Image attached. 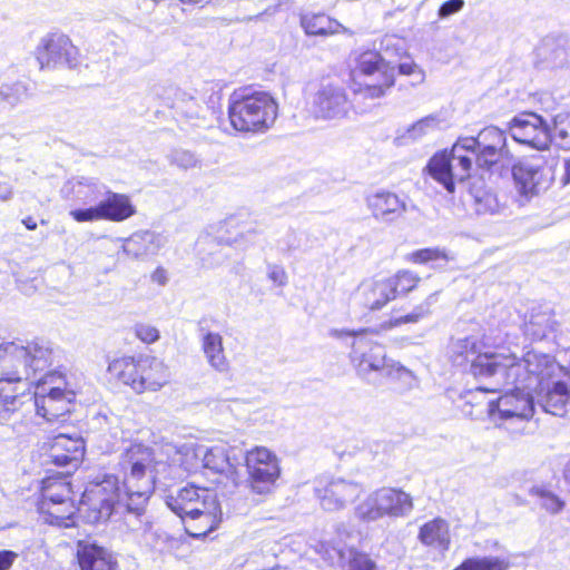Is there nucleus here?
Here are the masks:
<instances>
[{
  "instance_id": "1",
  "label": "nucleus",
  "mask_w": 570,
  "mask_h": 570,
  "mask_svg": "<svg viewBox=\"0 0 570 570\" xmlns=\"http://www.w3.org/2000/svg\"><path fill=\"white\" fill-rule=\"evenodd\" d=\"M53 364L48 342H4L0 344V423L10 420L26 401H31V385L38 374Z\"/></svg>"
},
{
  "instance_id": "2",
  "label": "nucleus",
  "mask_w": 570,
  "mask_h": 570,
  "mask_svg": "<svg viewBox=\"0 0 570 570\" xmlns=\"http://www.w3.org/2000/svg\"><path fill=\"white\" fill-rule=\"evenodd\" d=\"M468 154L473 155L476 165L483 168L510 159L505 134L490 126L476 137L459 139L451 151H442L431 158L428 166L430 175L450 194L454 193L456 181H463L470 175L472 157Z\"/></svg>"
},
{
  "instance_id": "3",
  "label": "nucleus",
  "mask_w": 570,
  "mask_h": 570,
  "mask_svg": "<svg viewBox=\"0 0 570 570\" xmlns=\"http://www.w3.org/2000/svg\"><path fill=\"white\" fill-rule=\"evenodd\" d=\"M558 376H566V370L549 354L534 350L522 357L502 351L495 390L505 385H520L534 392Z\"/></svg>"
},
{
  "instance_id": "4",
  "label": "nucleus",
  "mask_w": 570,
  "mask_h": 570,
  "mask_svg": "<svg viewBox=\"0 0 570 570\" xmlns=\"http://www.w3.org/2000/svg\"><path fill=\"white\" fill-rule=\"evenodd\" d=\"M351 89L355 96L380 99L395 83V68L379 51L358 49L351 53Z\"/></svg>"
},
{
  "instance_id": "5",
  "label": "nucleus",
  "mask_w": 570,
  "mask_h": 570,
  "mask_svg": "<svg viewBox=\"0 0 570 570\" xmlns=\"http://www.w3.org/2000/svg\"><path fill=\"white\" fill-rule=\"evenodd\" d=\"M278 104L265 91L248 95L234 92L229 100L228 118L233 128L242 132H265L276 121Z\"/></svg>"
},
{
  "instance_id": "6",
  "label": "nucleus",
  "mask_w": 570,
  "mask_h": 570,
  "mask_svg": "<svg viewBox=\"0 0 570 570\" xmlns=\"http://www.w3.org/2000/svg\"><path fill=\"white\" fill-rule=\"evenodd\" d=\"M449 357L456 366L470 364V373L479 381H490L495 391L497 379L502 358V351L492 350L476 336L452 340L449 345Z\"/></svg>"
},
{
  "instance_id": "7",
  "label": "nucleus",
  "mask_w": 570,
  "mask_h": 570,
  "mask_svg": "<svg viewBox=\"0 0 570 570\" xmlns=\"http://www.w3.org/2000/svg\"><path fill=\"white\" fill-rule=\"evenodd\" d=\"M36 384L31 400L33 399L37 414L48 422L65 421L76 397L75 392L67 389L65 377L57 372H47Z\"/></svg>"
},
{
  "instance_id": "8",
  "label": "nucleus",
  "mask_w": 570,
  "mask_h": 570,
  "mask_svg": "<svg viewBox=\"0 0 570 570\" xmlns=\"http://www.w3.org/2000/svg\"><path fill=\"white\" fill-rule=\"evenodd\" d=\"M412 509L410 494L395 488H381L371 492L354 508V515L357 520L370 523L384 517H405Z\"/></svg>"
},
{
  "instance_id": "9",
  "label": "nucleus",
  "mask_w": 570,
  "mask_h": 570,
  "mask_svg": "<svg viewBox=\"0 0 570 570\" xmlns=\"http://www.w3.org/2000/svg\"><path fill=\"white\" fill-rule=\"evenodd\" d=\"M245 466L253 492L271 493L282 471L277 455L265 446H255L246 452Z\"/></svg>"
},
{
  "instance_id": "10",
  "label": "nucleus",
  "mask_w": 570,
  "mask_h": 570,
  "mask_svg": "<svg viewBox=\"0 0 570 570\" xmlns=\"http://www.w3.org/2000/svg\"><path fill=\"white\" fill-rule=\"evenodd\" d=\"M363 492V487L343 476L323 475L315 481L314 493L325 511L336 512L354 502Z\"/></svg>"
},
{
  "instance_id": "11",
  "label": "nucleus",
  "mask_w": 570,
  "mask_h": 570,
  "mask_svg": "<svg viewBox=\"0 0 570 570\" xmlns=\"http://www.w3.org/2000/svg\"><path fill=\"white\" fill-rule=\"evenodd\" d=\"M120 466L124 472V487L126 488V510L129 517L138 521L142 511V491L140 479L142 478V444H131L121 455Z\"/></svg>"
},
{
  "instance_id": "12",
  "label": "nucleus",
  "mask_w": 570,
  "mask_h": 570,
  "mask_svg": "<svg viewBox=\"0 0 570 570\" xmlns=\"http://www.w3.org/2000/svg\"><path fill=\"white\" fill-rule=\"evenodd\" d=\"M351 107L346 89L334 81H322L311 102L315 118L324 120L342 119L348 115Z\"/></svg>"
},
{
  "instance_id": "13",
  "label": "nucleus",
  "mask_w": 570,
  "mask_h": 570,
  "mask_svg": "<svg viewBox=\"0 0 570 570\" xmlns=\"http://www.w3.org/2000/svg\"><path fill=\"white\" fill-rule=\"evenodd\" d=\"M36 58L41 69L73 68L78 63V49L63 33H49L36 48Z\"/></svg>"
},
{
  "instance_id": "14",
  "label": "nucleus",
  "mask_w": 570,
  "mask_h": 570,
  "mask_svg": "<svg viewBox=\"0 0 570 570\" xmlns=\"http://www.w3.org/2000/svg\"><path fill=\"white\" fill-rule=\"evenodd\" d=\"M350 358L357 375L364 380H370L373 373L383 375L391 362L384 346L365 335L354 337Z\"/></svg>"
},
{
  "instance_id": "15",
  "label": "nucleus",
  "mask_w": 570,
  "mask_h": 570,
  "mask_svg": "<svg viewBox=\"0 0 570 570\" xmlns=\"http://www.w3.org/2000/svg\"><path fill=\"white\" fill-rule=\"evenodd\" d=\"M511 137L519 144L543 151L551 146V128L538 114L523 112L515 116L509 126Z\"/></svg>"
},
{
  "instance_id": "16",
  "label": "nucleus",
  "mask_w": 570,
  "mask_h": 570,
  "mask_svg": "<svg viewBox=\"0 0 570 570\" xmlns=\"http://www.w3.org/2000/svg\"><path fill=\"white\" fill-rule=\"evenodd\" d=\"M168 508L177 515L222 512L217 495L207 488L185 487L166 499Z\"/></svg>"
},
{
  "instance_id": "17",
  "label": "nucleus",
  "mask_w": 570,
  "mask_h": 570,
  "mask_svg": "<svg viewBox=\"0 0 570 570\" xmlns=\"http://www.w3.org/2000/svg\"><path fill=\"white\" fill-rule=\"evenodd\" d=\"M515 389L501 395L495 402H490L488 413L493 422L522 420L528 421L534 412L533 397L529 390H523L520 385H513Z\"/></svg>"
},
{
  "instance_id": "18",
  "label": "nucleus",
  "mask_w": 570,
  "mask_h": 570,
  "mask_svg": "<svg viewBox=\"0 0 570 570\" xmlns=\"http://www.w3.org/2000/svg\"><path fill=\"white\" fill-rule=\"evenodd\" d=\"M517 186L523 195H538L546 190L551 181L543 157L527 158L512 168Z\"/></svg>"
},
{
  "instance_id": "19",
  "label": "nucleus",
  "mask_w": 570,
  "mask_h": 570,
  "mask_svg": "<svg viewBox=\"0 0 570 570\" xmlns=\"http://www.w3.org/2000/svg\"><path fill=\"white\" fill-rule=\"evenodd\" d=\"M204 469L219 474L228 480L233 485H237L240 481V458L236 450L226 444H215L212 446L204 445Z\"/></svg>"
},
{
  "instance_id": "20",
  "label": "nucleus",
  "mask_w": 570,
  "mask_h": 570,
  "mask_svg": "<svg viewBox=\"0 0 570 570\" xmlns=\"http://www.w3.org/2000/svg\"><path fill=\"white\" fill-rule=\"evenodd\" d=\"M354 305L367 309L380 311L393 301V288L387 277H370L363 279L351 296Z\"/></svg>"
},
{
  "instance_id": "21",
  "label": "nucleus",
  "mask_w": 570,
  "mask_h": 570,
  "mask_svg": "<svg viewBox=\"0 0 570 570\" xmlns=\"http://www.w3.org/2000/svg\"><path fill=\"white\" fill-rule=\"evenodd\" d=\"M83 454L85 442L80 436L60 433L52 439L48 458L55 465L65 468L66 474H70L81 463Z\"/></svg>"
},
{
  "instance_id": "22",
  "label": "nucleus",
  "mask_w": 570,
  "mask_h": 570,
  "mask_svg": "<svg viewBox=\"0 0 570 570\" xmlns=\"http://www.w3.org/2000/svg\"><path fill=\"white\" fill-rule=\"evenodd\" d=\"M543 410L552 415L563 416L570 405V377L558 376L534 391Z\"/></svg>"
},
{
  "instance_id": "23",
  "label": "nucleus",
  "mask_w": 570,
  "mask_h": 570,
  "mask_svg": "<svg viewBox=\"0 0 570 570\" xmlns=\"http://www.w3.org/2000/svg\"><path fill=\"white\" fill-rule=\"evenodd\" d=\"M76 557L80 570H116L112 554L89 539L77 541Z\"/></svg>"
},
{
  "instance_id": "24",
  "label": "nucleus",
  "mask_w": 570,
  "mask_h": 570,
  "mask_svg": "<svg viewBox=\"0 0 570 570\" xmlns=\"http://www.w3.org/2000/svg\"><path fill=\"white\" fill-rule=\"evenodd\" d=\"M367 206L373 216L382 222L392 223L409 210L406 202L391 191H379L367 197Z\"/></svg>"
},
{
  "instance_id": "25",
  "label": "nucleus",
  "mask_w": 570,
  "mask_h": 570,
  "mask_svg": "<svg viewBox=\"0 0 570 570\" xmlns=\"http://www.w3.org/2000/svg\"><path fill=\"white\" fill-rule=\"evenodd\" d=\"M108 373L125 385H129L137 393L142 392V370L140 358L131 356L116 358L109 363Z\"/></svg>"
},
{
  "instance_id": "26",
  "label": "nucleus",
  "mask_w": 570,
  "mask_h": 570,
  "mask_svg": "<svg viewBox=\"0 0 570 570\" xmlns=\"http://www.w3.org/2000/svg\"><path fill=\"white\" fill-rule=\"evenodd\" d=\"M417 538L424 546L444 554L451 544L449 523L444 519L435 518L420 528Z\"/></svg>"
},
{
  "instance_id": "27",
  "label": "nucleus",
  "mask_w": 570,
  "mask_h": 570,
  "mask_svg": "<svg viewBox=\"0 0 570 570\" xmlns=\"http://www.w3.org/2000/svg\"><path fill=\"white\" fill-rule=\"evenodd\" d=\"M71 488L66 480H43L42 501L40 507L46 508L52 504H61L67 515L76 514V508L70 498Z\"/></svg>"
},
{
  "instance_id": "28",
  "label": "nucleus",
  "mask_w": 570,
  "mask_h": 570,
  "mask_svg": "<svg viewBox=\"0 0 570 570\" xmlns=\"http://www.w3.org/2000/svg\"><path fill=\"white\" fill-rule=\"evenodd\" d=\"M62 191L65 193L66 198L72 199L79 205L98 204L101 196L98 184L92 179L85 177L69 180Z\"/></svg>"
},
{
  "instance_id": "29",
  "label": "nucleus",
  "mask_w": 570,
  "mask_h": 570,
  "mask_svg": "<svg viewBox=\"0 0 570 570\" xmlns=\"http://www.w3.org/2000/svg\"><path fill=\"white\" fill-rule=\"evenodd\" d=\"M202 350L210 367L222 373L228 371L229 363L219 333L205 332L202 336Z\"/></svg>"
},
{
  "instance_id": "30",
  "label": "nucleus",
  "mask_w": 570,
  "mask_h": 570,
  "mask_svg": "<svg viewBox=\"0 0 570 570\" xmlns=\"http://www.w3.org/2000/svg\"><path fill=\"white\" fill-rule=\"evenodd\" d=\"M126 490V488L124 487ZM104 492L106 497L101 499L102 507L112 510L115 509V505L117 504L118 508L126 509V505L124 504L126 501V491L122 495L119 494V485H118V479L115 475H106L105 479L101 481L100 484H97V493ZM127 512V510H125ZM127 513L125 514V521L128 524V527L135 529L137 525L140 524V515L138 517V521L129 517L128 520L126 519Z\"/></svg>"
},
{
  "instance_id": "31",
  "label": "nucleus",
  "mask_w": 570,
  "mask_h": 570,
  "mask_svg": "<svg viewBox=\"0 0 570 570\" xmlns=\"http://www.w3.org/2000/svg\"><path fill=\"white\" fill-rule=\"evenodd\" d=\"M178 517L183 521L186 533L193 538L206 537L208 533L217 529L222 521V512L210 513L203 511V513Z\"/></svg>"
},
{
  "instance_id": "32",
  "label": "nucleus",
  "mask_w": 570,
  "mask_h": 570,
  "mask_svg": "<svg viewBox=\"0 0 570 570\" xmlns=\"http://www.w3.org/2000/svg\"><path fill=\"white\" fill-rule=\"evenodd\" d=\"M557 323L550 311L533 309L523 326L524 335L532 341H541L556 331Z\"/></svg>"
},
{
  "instance_id": "33",
  "label": "nucleus",
  "mask_w": 570,
  "mask_h": 570,
  "mask_svg": "<svg viewBox=\"0 0 570 570\" xmlns=\"http://www.w3.org/2000/svg\"><path fill=\"white\" fill-rule=\"evenodd\" d=\"M302 27L307 35L328 36L338 32H348L340 22L325 14H306L302 17Z\"/></svg>"
},
{
  "instance_id": "34",
  "label": "nucleus",
  "mask_w": 570,
  "mask_h": 570,
  "mask_svg": "<svg viewBox=\"0 0 570 570\" xmlns=\"http://www.w3.org/2000/svg\"><path fill=\"white\" fill-rule=\"evenodd\" d=\"M169 368L164 361L145 357V385L153 391L161 389L169 381Z\"/></svg>"
},
{
  "instance_id": "35",
  "label": "nucleus",
  "mask_w": 570,
  "mask_h": 570,
  "mask_svg": "<svg viewBox=\"0 0 570 570\" xmlns=\"http://www.w3.org/2000/svg\"><path fill=\"white\" fill-rule=\"evenodd\" d=\"M105 205V220L120 222L132 215L134 209L128 197L120 194H110L108 198L100 200Z\"/></svg>"
},
{
  "instance_id": "36",
  "label": "nucleus",
  "mask_w": 570,
  "mask_h": 570,
  "mask_svg": "<svg viewBox=\"0 0 570 570\" xmlns=\"http://www.w3.org/2000/svg\"><path fill=\"white\" fill-rule=\"evenodd\" d=\"M551 144L559 149L570 150V111H561L553 116Z\"/></svg>"
},
{
  "instance_id": "37",
  "label": "nucleus",
  "mask_w": 570,
  "mask_h": 570,
  "mask_svg": "<svg viewBox=\"0 0 570 570\" xmlns=\"http://www.w3.org/2000/svg\"><path fill=\"white\" fill-rule=\"evenodd\" d=\"M529 493L535 497L541 509L550 514H559L566 508V501L544 485H533Z\"/></svg>"
},
{
  "instance_id": "38",
  "label": "nucleus",
  "mask_w": 570,
  "mask_h": 570,
  "mask_svg": "<svg viewBox=\"0 0 570 570\" xmlns=\"http://www.w3.org/2000/svg\"><path fill=\"white\" fill-rule=\"evenodd\" d=\"M387 281L389 285L393 288L394 301L397 296L407 295L415 289L421 278L417 274L411 271L401 269L394 275L389 276Z\"/></svg>"
},
{
  "instance_id": "39",
  "label": "nucleus",
  "mask_w": 570,
  "mask_h": 570,
  "mask_svg": "<svg viewBox=\"0 0 570 570\" xmlns=\"http://www.w3.org/2000/svg\"><path fill=\"white\" fill-rule=\"evenodd\" d=\"M197 247L203 266L212 268L224 263L225 255L222 254L219 245L210 236L202 237L197 243Z\"/></svg>"
},
{
  "instance_id": "40",
  "label": "nucleus",
  "mask_w": 570,
  "mask_h": 570,
  "mask_svg": "<svg viewBox=\"0 0 570 570\" xmlns=\"http://www.w3.org/2000/svg\"><path fill=\"white\" fill-rule=\"evenodd\" d=\"M470 194L473 198V206L476 214H494L498 212L499 203L494 194L489 189L483 188L481 185L474 184L471 187Z\"/></svg>"
},
{
  "instance_id": "41",
  "label": "nucleus",
  "mask_w": 570,
  "mask_h": 570,
  "mask_svg": "<svg viewBox=\"0 0 570 570\" xmlns=\"http://www.w3.org/2000/svg\"><path fill=\"white\" fill-rule=\"evenodd\" d=\"M202 450H204V445L195 443L184 444L178 449V461L185 471L196 472L199 468H203L204 453H200Z\"/></svg>"
},
{
  "instance_id": "42",
  "label": "nucleus",
  "mask_w": 570,
  "mask_h": 570,
  "mask_svg": "<svg viewBox=\"0 0 570 570\" xmlns=\"http://www.w3.org/2000/svg\"><path fill=\"white\" fill-rule=\"evenodd\" d=\"M441 127V120L438 116L430 115L417 120L415 124L410 126L403 135L400 136L404 140H417L429 134L439 130Z\"/></svg>"
},
{
  "instance_id": "43",
  "label": "nucleus",
  "mask_w": 570,
  "mask_h": 570,
  "mask_svg": "<svg viewBox=\"0 0 570 570\" xmlns=\"http://www.w3.org/2000/svg\"><path fill=\"white\" fill-rule=\"evenodd\" d=\"M29 96L28 85L23 81H4L0 85V99L11 107L23 102L29 98Z\"/></svg>"
},
{
  "instance_id": "44",
  "label": "nucleus",
  "mask_w": 570,
  "mask_h": 570,
  "mask_svg": "<svg viewBox=\"0 0 570 570\" xmlns=\"http://www.w3.org/2000/svg\"><path fill=\"white\" fill-rule=\"evenodd\" d=\"M434 294L430 295L424 302L416 305L409 314L391 317L387 322V327L392 328L407 323H417L420 320L430 314V307L434 302Z\"/></svg>"
},
{
  "instance_id": "45",
  "label": "nucleus",
  "mask_w": 570,
  "mask_h": 570,
  "mask_svg": "<svg viewBox=\"0 0 570 570\" xmlns=\"http://www.w3.org/2000/svg\"><path fill=\"white\" fill-rule=\"evenodd\" d=\"M383 376L400 382L403 390H411L417 384L416 377L410 370L392 360L384 371Z\"/></svg>"
},
{
  "instance_id": "46",
  "label": "nucleus",
  "mask_w": 570,
  "mask_h": 570,
  "mask_svg": "<svg viewBox=\"0 0 570 570\" xmlns=\"http://www.w3.org/2000/svg\"><path fill=\"white\" fill-rule=\"evenodd\" d=\"M46 514V521L52 525L70 528L75 525L76 514L67 515L61 504H52L46 508L40 507Z\"/></svg>"
},
{
  "instance_id": "47",
  "label": "nucleus",
  "mask_w": 570,
  "mask_h": 570,
  "mask_svg": "<svg viewBox=\"0 0 570 570\" xmlns=\"http://www.w3.org/2000/svg\"><path fill=\"white\" fill-rule=\"evenodd\" d=\"M163 90V99L166 105L177 111L179 114L186 106L190 105L194 96L185 90L176 89L173 87L164 88Z\"/></svg>"
},
{
  "instance_id": "48",
  "label": "nucleus",
  "mask_w": 570,
  "mask_h": 570,
  "mask_svg": "<svg viewBox=\"0 0 570 570\" xmlns=\"http://www.w3.org/2000/svg\"><path fill=\"white\" fill-rule=\"evenodd\" d=\"M471 570H508L510 563L508 560L499 557H474L468 558Z\"/></svg>"
},
{
  "instance_id": "49",
  "label": "nucleus",
  "mask_w": 570,
  "mask_h": 570,
  "mask_svg": "<svg viewBox=\"0 0 570 570\" xmlns=\"http://www.w3.org/2000/svg\"><path fill=\"white\" fill-rule=\"evenodd\" d=\"M169 163L179 169L188 170L200 167V159L186 149H175L169 155Z\"/></svg>"
},
{
  "instance_id": "50",
  "label": "nucleus",
  "mask_w": 570,
  "mask_h": 570,
  "mask_svg": "<svg viewBox=\"0 0 570 570\" xmlns=\"http://www.w3.org/2000/svg\"><path fill=\"white\" fill-rule=\"evenodd\" d=\"M450 259L448 253L440 248H423L413 252L410 255V261L417 264H425L429 262H443L446 263Z\"/></svg>"
},
{
  "instance_id": "51",
  "label": "nucleus",
  "mask_w": 570,
  "mask_h": 570,
  "mask_svg": "<svg viewBox=\"0 0 570 570\" xmlns=\"http://www.w3.org/2000/svg\"><path fill=\"white\" fill-rule=\"evenodd\" d=\"M105 207V205H100V202H98L95 206L72 209L69 214L78 223L104 220L106 217L104 213Z\"/></svg>"
},
{
  "instance_id": "52",
  "label": "nucleus",
  "mask_w": 570,
  "mask_h": 570,
  "mask_svg": "<svg viewBox=\"0 0 570 570\" xmlns=\"http://www.w3.org/2000/svg\"><path fill=\"white\" fill-rule=\"evenodd\" d=\"M347 570H375V563L367 554L351 551Z\"/></svg>"
},
{
  "instance_id": "53",
  "label": "nucleus",
  "mask_w": 570,
  "mask_h": 570,
  "mask_svg": "<svg viewBox=\"0 0 570 570\" xmlns=\"http://www.w3.org/2000/svg\"><path fill=\"white\" fill-rule=\"evenodd\" d=\"M399 71L404 76H412L417 83H421L425 79V72L414 61L409 60L399 65Z\"/></svg>"
},
{
  "instance_id": "54",
  "label": "nucleus",
  "mask_w": 570,
  "mask_h": 570,
  "mask_svg": "<svg viewBox=\"0 0 570 570\" xmlns=\"http://www.w3.org/2000/svg\"><path fill=\"white\" fill-rule=\"evenodd\" d=\"M206 108L194 97L190 105L186 106L179 115L186 117L188 120H198L205 117Z\"/></svg>"
},
{
  "instance_id": "55",
  "label": "nucleus",
  "mask_w": 570,
  "mask_h": 570,
  "mask_svg": "<svg viewBox=\"0 0 570 570\" xmlns=\"http://www.w3.org/2000/svg\"><path fill=\"white\" fill-rule=\"evenodd\" d=\"M267 277L276 286L283 287L287 284V274L285 269L278 265L268 266Z\"/></svg>"
},
{
  "instance_id": "56",
  "label": "nucleus",
  "mask_w": 570,
  "mask_h": 570,
  "mask_svg": "<svg viewBox=\"0 0 570 570\" xmlns=\"http://www.w3.org/2000/svg\"><path fill=\"white\" fill-rule=\"evenodd\" d=\"M463 0H448L439 9V17L444 19L462 10Z\"/></svg>"
},
{
  "instance_id": "57",
  "label": "nucleus",
  "mask_w": 570,
  "mask_h": 570,
  "mask_svg": "<svg viewBox=\"0 0 570 570\" xmlns=\"http://www.w3.org/2000/svg\"><path fill=\"white\" fill-rule=\"evenodd\" d=\"M145 242H148V246L145 250L155 254L165 245L166 238L160 234L145 233Z\"/></svg>"
},
{
  "instance_id": "58",
  "label": "nucleus",
  "mask_w": 570,
  "mask_h": 570,
  "mask_svg": "<svg viewBox=\"0 0 570 570\" xmlns=\"http://www.w3.org/2000/svg\"><path fill=\"white\" fill-rule=\"evenodd\" d=\"M17 553L11 550L0 551V570H9L17 559Z\"/></svg>"
},
{
  "instance_id": "59",
  "label": "nucleus",
  "mask_w": 570,
  "mask_h": 570,
  "mask_svg": "<svg viewBox=\"0 0 570 570\" xmlns=\"http://www.w3.org/2000/svg\"><path fill=\"white\" fill-rule=\"evenodd\" d=\"M153 283L159 286H165L168 282L167 271L163 267H158L150 276Z\"/></svg>"
},
{
  "instance_id": "60",
  "label": "nucleus",
  "mask_w": 570,
  "mask_h": 570,
  "mask_svg": "<svg viewBox=\"0 0 570 570\" xmlns=\"http://www.w3.org/2000/svg\"><path fill=\"white\" fill-rule=\"evenodd\" d=\"M336 533L342 541H346L347 539H351L353 537L354 531L347 530V527L344 523H342L337 525Z\"/></svg>"
},
{
  "instance_id": "61",
  "label": "nucleus",
  "mask_w": 570,
  "mask_h": 570,
  "mask_svg": "<svg viewBox=\"0 0 570 570\" xmlns=\"http://www.w3.org/2000/svg\"><path fill=\"white\" fill-rule=\"evenodd\" d=\"M159 338V332L155 327L145 328V343H154Z\"/></svg>"
},
{
  "instance_id": "62",
  "label": "nucleus",
  "mask_w": 570,
  "mask_h": 570,
  "mask_svg": "<svg viewBox=\"0 0 570 570\" xmlns=\"http://www.w3.org/2000/svg\"><path fill=\"white\" fill-rule=\"evenodd\" d=\"M12 187L8 184H0V200L6 202L12 197Z\"/></svg>"
},
{
  "instance_id": "63",
  "label": "nucleus",
  "mask_w": 570,
  "mask_h": 570,
  "mask_svg": "<svg viewBox=\"0 0 570 570\" xmlns=\"http://www.w3.org/2000/svg\"><path fill=\"white\" fill-rule=\"evenodd\" d=\"M563 167H564V174L561 178V181L563 185H569L570 184V157L564 160Z\"/></svg>"
},
{
  "instance_id": "64",
  "label": "nucleus",
  "mask_w": 570,
  "mask_h": 570,
  "mask_svg": "<svg viewBox=\"0 0 570 570\" xmlns=\"http://www.w3.org/2000/svg\"><path fill=\"white\" fill-rule=\"evenodd\" d=\"M22 223L29 230H35L37 228V223L31 217L23 219Z\"/></svg>"
}]
</instances>
